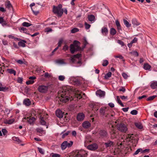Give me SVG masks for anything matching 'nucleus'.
<instances>
[{"mask_svg":"<svg viewBox=\"0 0 157 157\" xmlns=\"http://www.w3.org/2000/svg\"><path fill=\"white\" fill-rule=\"evenodd\" d=\"M72 92H74L75 93V96L77 99H80L82 97V95H85V94L82 93L77 89L74 90L72 87L67 86L63 88L62 91H59V94L61 96L60 100L63 102H66L68 101H71L73 100L72 97L70 96V95Z\"/></svg>","mask_w":157,"mask_h":157,"instance_id":"1","label":"nucleus"},{"mask_svg":"<svg viewBox=\"0 0 157 157\" xmlns=\"http://www.w3.org/2000/svg\"><path fill=\"white\" fill-rule=\"evenodd\" d=\"M80 43L78 41H74L73 43L71 44L70 46V50L71 53L73 54L76 51L78 50L80 47L79 45Z\"/></svg>","mask_w":157,"mask_h":157,"instance_id":"2","label":"nucleus"},{"mask_svg":"<svg viewBox=\"0 0 157 157\" xmlns=\"http://www.w3.org/2000/svg\"><path fill=\"white\" fill-rule=\"evenodd\" d=\"M75 152V155L74 157H86L87 156V153L84 150H81L80 151H76Z\"/></svg>","mask_w":157,"mask_h":157,"instance_id":"3","label":"nucleus"},{"mask_svg":"<svg viewBox=\"0 0 157 157\" xmlns=\"http://www.w3.org/2000/svg\"><path fill=\"white\" fill-rule=\"evenodd\" d=\"M125 138V140L126 142H132V140H135V136L133 134H128L126 136Z\"/></svg>","mask_w":157,"mask_h":157,"instance_id":"4","label":"nucleus"},{"mask_svg":"<svg viewBox=\"0 0 157 157\" xmlns=\"http://www.w3.org/2000/svg\"><path fill=\"white\" fill-rule=\"evenodd\" d=\"M117 127L118 130L121 132H125L127 130V128L124 124H118Z\"/></svg>","mask_w":157,"mask_h":157,"instance_id":"5","label":"nucleus"},{"mask_svg":"<svg viewBox=\"0 0 157 157\" xmlns=\"http://www.w3.org/2000/svg\"><path fill=\"white\" fill-rule=\"evenodd\" d=\"M53 11L54 13L57 14L59 16H61L63 13V10H60L55 6H53Z\"/></svg>","mask_w":157,"mask_h":157,"instance_id":"6","label":"nucleus"},{"mask_svg":"<svg viewBox=\"0 0 157 157\" xmlns=\"http://www.w3.org/2000/svg\"><path fill=\"white\" fill-rule=\"evenodd\" d=\"M100 146H103V145H105V146L106 147H109L113 146L114 144V143L113 142L109 140L106 143L101 142L99 143Z\"/></svg>","mask_w":157,"mask_h":157,"instance_id":"7","label":"nucleus"},{"mask_svg":"<svg viewBox=\"0 0 157 157\" xmlns=\"http://www.w3.org/2000/svg\"><path fill=\"white\" fill-rule=\"evenodd\" d=\"M48 87L44 85L40 86L38 88L39 91L41 93H45L48 90Z\"/></svg>","mask_w":157,"mask_h":157,"instance_id":"8","label":"nucleus"},{"mask_svg":"<svg viewBox=\"0 0 157 157\" xmlns=\"http://www.w3.org/2000/svg\"><path fill=\"white\" fill-rule=\"evenodd\" d=\"M5 6L9 10L11 11L12 10H13V6L9 1L7 0L6 1L5 3Z\"/></svg>","mask_w":157,"mask_h":157,"instance_id":"9","label":"nucleus"},{"mask_svg":"<svg viewBox=\"0 0 157 157\" xmlns=\"http://www.w3.org/2000/svg\"><path fill=\"white\" fill-rule=\"evenodd\" d=\"M101 32L103 36H106L108 33V28L105 26L103 27L101 29Z\"/></svg>","mask_w":157,"mask_h":157,"instance_id":"10","label":"nucleus"},{"mask_svg":"<svg viewBox=\"0 0 157 157\" xmlns=\"http://www.w3.org/2000/svg\"><path fill=\"white\" fill-rule=\"evenodd\" d=\"M85 115L82 113H79L77 116V119L78 121H83L85 117Z\"/></svg>","mask_w":157,"mask_h":157,"instance_id":"11","label":"nucleus"},{"mask_svg":"<svg viewBox=\"0 0 157 157\" xmlns=\"http://www.w3.org/2000/svg\"><path fill=\"white\" fill-rule=\"evenodd\" d=\"M96 94L97 96L100 97H104L105 95V92L104 91L101 90H98L96 92Z\"/></svg>","mask_w":157,"mask_h":157,"instance_id":"12","label":"nucleus"},{"mask_svg":"<svg viewBox=\"0 0 157 157\" xmlns=\"http://www.w3.org/2000/svg\"><path fill=\"white\" fill-rule=\"evenodd\" d=\"M56 116L59 118H62L63 117V113L60 109H57L56 111Z\"/></svg>","mask_w":157,"mask_h":157,"instance_id":"13","label":"nucleus"},{"mask_svg":"<svg viewBox=\"0 0 157 157\" xmlns=\"http://www.w3.org/2000/svg\"><path fill=\"white\" fill-rule=\"evenodd\" d=\"M0 24H1L2 26L3 27H4L6 26H8V22L5 20L4 19V18L2 17H0Z\"/></svg>","mask_w":157,"mask_h":157,"instance_id":"14","label":"nucleus"},{"mask_svg":"<svg viewBox=\"0 0 157 157\" xmlns=\"http://www.w3.org/2000/svg\"><path fill=\"white\" fill-rule=\"evenodd\" d=\"M90 123L87 121H84L82 124V126L84 128H88L90 127Z\"/></svg>","mask_w":157,"mask_h":157,"instance_id":"15","label":"nucleus"},{"mask_svg":"<svg viewBox=\"0 0 157 157\" xmlns=\"http://www.w3.org/2000/svg\"><path fill=\"white\" fill-rule=\"evenodd\" d=\"M21 41L18 42V45L20 47H25V43H26V41L25 40H21Z\"/></svg>","mask_w":157,"mask_h":157,"instance_id":"16","label":"nucleus"},{"mask_svg":"<svg viewBox=\"0 0 157 157\" xmlns=\"http://www.w3.org/2000/svg\"><path fill=\"white\" fill-rule=\"evenodd\" d=\"M99 134L102 137H104L107 136V133L105 130H101L99 132Z\"/></svg>","mask_w":157,"mask_h":157,"instance_id":"17","label":"nucleus"},{"mask_svg":"<svg viewBox=\"0 0 157 157\" xmlns=\"http://www.w3.org/2000/svg\"><path fill=\"white\" fill-rule=\"evenodd\" d=\"M151 66L148 63H144L143 65V68L145 70L151 71Z\"/></svg>","mask_w":157,"mask_h":157,"instance_id":"18","label":"nucleus"},{"mask_svg":"<svg viewBox=\"0 0 157 157\" xmlns=\"http://www.w3.org/2000/svg\"><path fill=\"white\" fill-rule=\"evenodd\" d=\"M150 86L152 89H155L157 88V81H153L151 82Z\"/></svg>","mask_w":157,"mask_h":157,"instance_id":"19","label":"nucleus"},{"mask_svg":"<svg viewBox=\"0 0 157 157\" xmlns=\"http://www.w3.org/2000/svg\"><path fill=\"white\" fill-rule=\"evenodd\" d=\"M23 104L26 106H29L31 105V101L28 98L25 99L23 101Z\"/></svg>","mask_w":157,"mask_h":157,"instance_id":"20","label":"nucleus"},{"mask_svg":"<svg viewBox=\"0 0 157 157\" xmlns=\"http://www.w3.org/2000/svg\"><path fill=\"white\" fill-rule=\"evenodd\" d=\"M106 108L105 107L101 108L100 109V114L103 116H104L105 113Z\"/></svg>","mask_w":157,"mask_h":157,"instance_id":"21","label":"nucleus"},{"mask_svg":"<svg viewBox=\"0 0 157 157\" xmlns=\"http://www.w3.org/2000/svg\"><path fill=\"white\" fill-rule=\"evenodd\" d=\"M132 23L134 26H137L140 25V22H138L137 20L135 19H133L132 20Z\"/></svg>","mask_w":157,"mask_h":157,"instance_id":"22","label":"nucleus"},{"mask_svg":"<svg viewBox=\"0 0 157 157\" xmlns=\"http://www.w3.org/2000/svg\"><path fill=\"white\" fill-rule=\"evenodd\" d=\"M15 121L14 119H11L6 120L5 121L4 123L6 124H10L13 123Z\"/></svg>","mask_w":157,"mask_h":157,"instance_id":"23","label":"nucleus"},{"mask_svg":"<svg viewBox=\"0 0 157 157\" xmlns=\"http://www.w3.org/2000/svg\"><path fill=\"white\" fill-rule=\"evenodd\" d=\"M115 24L117 27V29L118 32L121 30L122 29L119 22L117 20L115 21Z\"/></svg>","mask_w":157,"mask_h":157,"instance_id":"24","label":"nucleus"},{"mask_svg":"<svg viewBox=\"0 0 157 157\" xmlns=\"http://www.w3.org/2000/svg\"><path fill=\"white\" fill-rule=\"evenodd\" d=\"M56 63L59 65H62L63 64H65L66 63L64 62L63 59H59L56 60L55 61Z\"/></svg>","mask_w":157,"mask_h":157,"instance_id":"25","label":"nucleus"},{"mask_svg":"<svg viewBox=\"0 0 157 157\" xmlns=\"http://www.w3.org/2000/svg\"><path fill=\"white\" fill-rule=\"evenodd\" d=\"M117 31L116 29L113 28H112L110 30V33L111 35H114L116 33Z\"/></svg>","mask_w":157,"mask_h":157,"instance_id":"26","label":"nucleus"},{"mask_svg":"<svg viewBox=\"0 0 157 157\" xmlns=\"http://www.w3.org/2000/svg\"><path fill=\"white\" fill-rule=\"evenodd\" d=\"M135 125L137 128L139 129H141L143 128L142 124L140 122L135 123Z\"/></svg>","mask_w":157,"mask_h":157,"instance_id":"27","label":"nucleus"},{"mask_svg":"<svg viewBox=\"0 0 157 157\" xmlns=\"http://www.w3.org/2000/svg\"><path fill=\"white\" fill-rule=\"evenodd\" d=\"M7 71L10 74H13L14 75H16V71L13 69H8Z\"/></svg>","mask_w":157,"mask_h":157,"instance_id":"28","label":"nucleus"},{"mask_svg":"<svg viewBox=\"0 0 157 157\" xmlns=\"http://www.w3.org/2000/svg\"><path fill=\"white\" fill-rule=\"evenodd\" d=\"M95 18V17L93 15H91L88 16V20L90 21H94Z\"/></svg>","mask_w":157,"mask_h":157,"instance_id":"29","label":"nucleus"},{"mask_svg":"<svg viewBox=\"0 0 157 157\" xmlns=\"http://www.w3.org/2000/svg\"><path fill=\"white\" fill-rule=\"evenodd\" d=\"M35 120V118L33 117H31L28 120V122L30 124L33 123Z\"/></svg>","mask_w":157,"mask_h":157,"instance_id":"30","label":"nucleus"},{"mask_svg":"<svg viewBox=\"0 0 157 157\" xmlns=\"http://www.w3.org/2000/svg\"><path fill=\"white\" fill-rule=\"evenodd\" d=\"M124 23V25L128 28L130 27L131 26V24L126 20H123Z\"/></svg>","mask_w":157,"mask_h":157,"instance_id":"31","label":"nucleus"},{"mask_svg":"<svg viewBox=\"0 0 157 157\" xmlns=\"http://www.w3.org/2000/svg\"><path fill=\"white\" fill-rule=\"evenodd\" d=\"M117 102L119 103L122 107H124V105L121 102L119 97L118 96L117 97Z\"/></svg>","mask_w":157,"mask_h":157,"instance_id":"32","label":"nucleus"},{"mask_svg":"<svg viewBox=\"0 0 157 157\" xmlns=\"http://www.w3.org/2000/svg\"><path fill=\"white\" fill-rule=\"evenodd\" d=\"M112 73L110 72H108L105 76L104 78L106 79H107L111 77Z\"/></svg>","mask_w":157,"mask_h":157,"instance_id":"33","label":"nucleus"},{"mask_svg":"<svg viewBox=\"0 0 157 157\" xmlns=\"http://www.w3.org/2000/svg\"><path fill=\"white\" fill-rule=\"evenodd\" d=\"M8 90V88L5 87L0 86V91L6 92Z\"/></svg>","mask_w":157,"mask_h":157,"instance_id":"34","label":"nucleus"},{"mask_svg":"<svg viewBox=\"0 0 157 157\" xmlns=\"http://www.w3.org/2000/svg\"><path fill=\"white\" fill-rule=\"evenodd\" d=\"M32 25V24L26 22H24L22 23V26L26 27H29Z\"/></svg>","mask_w":157,"mask_h":157,"instance_id":"35","label":"nucleus"},{"mask_svg":"<svg viewBox=\"0 0 157 157\" xmlns=\"http://www.w3.org/2000/svg\"><path fill=\"white\" fill-rule=\"evenodd\" d=\"M67 141H64L61 144V147H67Z\"/></svg>","mask_w":157,"mask_h":157,"instance_id":"36","label":"nucleus"},{"mask_svg":"<svg viewBox=\"0 0 157 157\" xmlns=\"http://www.w3.org/2000/svg\"><path fill=\"white\" fill-rule=\"evenodd\" d=\"M36 130L37 132L40 134H42L44 131L42 128H36Z\"/></svg>","mask_w":157,"mask_h":157,"instance_id":"37","label":"nucleus"},{"mask_svg":"<svg viewBox=\"0 0 157 157\" xmlns=\"http://www.w3.org/2000/svg\"><path fill=\"white\" fill-rule=\"evenodd\" d=\"M40 123L42 125H45L46 124V122L44 120V119L43 117H42L41 118L40 120Z\"/></svg>","mask_w":157,"mask_h":157,"instance_id":"38","label":"nucleus"},{"mask_svg":"<svg viewBox=\"0 0 157 157\" xmlns=\"http://www.w3.org/2000/svg\"><path fill=\"white\" fill-rule=\"evenodd\" d=\"M156 97V96L155 95H153L152 96H150L147 99V101L152 100L154 98H155Z\"/></svg>","mask_w":157,"mask_h":157,"instance_id":"39","label":"nucleus"},{"mask_svg":"<svg viewBox=\"0 0 157 157\" xmlns=\"http://www.w3.org/2000/svg\"><path fill=\"white\" fill-rule=\"evenodd\" d=\"M98 145L96 143H94L92 144L89 145L87 147H98Z\"/></svg>","mask_w":157,"mask_h":157,"instance_id":"40","label":"nucleus"},{"mask_svg":"<svg viewBox=\"0 0 157 157\" xmlns=\"http://www.w3.org/2000/svg\"><path fill=\"white\" fill-rule=\"evenodd\" d=\"M108 64V61L107 60H104L102 64V65L103 66H106Z\"/></svg>","mask_w":157,"mask_h":157,"instance_id":"41","label":"nucleus"},{"mask_svg":"<svg viewBox=\"0 0 157 157\" xmlns=\"http://www.w3.org/2000/svg\"><path fill=\"white\" fill-rule=\"evenodd\" d=\"M79 31V29L76 28H73L71 30V33H75Z\"/></svg>","mask_w":157,"mask_h":157,"instance_id":"42","label":"nucleus"},{"mask_svg":"<svg viewBox=\"0 0 157 157\" xmlns=\"http://www.w3.org/2000/svg\"><path fill=\"white\" fill-rule=\"evenodd\" d=\"M34 82H35L34 80H29L27 81L26 83L27 85H29V84H33L34 83Z\"/></svg>","mask_w":157,"mask_h":157,"instance_id":"43","label":"nucleus"},{"mask_svg":"<svg viewBox=\"0 0 157 157\" xmlns=\"http://www.w3.org/2000/svg\"><path fill=\"white\" fill-rule=\"evenodd\" d=\"M138 113L137 111L136 110H133L131 111L130 113L132 115H136Z\"/></svg>","mask_w":157,"mask_h":157,"instance_id":"44","label":"nucleus"},{"mask_svg":"<svg viewBox=\"0 0 157 157\" xmlns=\"http://www.w3.org/2000/svg\"><path fill=\"white\" fill-rule=\"evenodd\" d=\"M63 40L62 38L60 39L58 43V47H59L61 46L62 43H63Z\"/></svg>","mask_w":157,"mask_h":157,"instance_id":"45","label":"nucleus"},{"mask_svg":"<svg viewBox=\"0 0 157 157\" xmlns=\"http://www.w3.org/2000/svg\"><path fill=\"white\" fill-rule=\"evenodd\" d=\"M59 79L61 81H63L65 78V77L63 75H60L59 76Z\"/></svg>","mask_w":157,"mask_h":157,"instance_id":"46","label":"nucleus"},{"mask_svg":"<svg viewBox=\"0 0 157 157\" xmlns=\"http://www.w3.org/2000/svg\"><path fill=\"white\" fill-rule=\"evenodd\" d=\"M119 91H122L123 93H124L126 91V89L124 87L121 86L119 89Z\"/></svg>","mask_w":157,"mask_h":157,"instance_id":"47","label":"nucleus"},{"mask_svg":"<svg viewBox=\"0 0 157 157\" xmlns=\"http://www.w3.org/2000/svg\"><path fill=\"white\" fill-rule=\"evenodd\" d=\"M12 139L13 140L16 141L18 142H20V140L18 138V137H12Z\"/></svg>","mask_w":157,"mask_h":157,"instance_id":"48","label":"nucleus"},{"mask_svg":"<svg viewBox=\"0 0 157 157\" xmlns=\"http://www.w3.org/2000/svg\"><path fill=\"white\" fill-rule=\"evenodd\" d=\"M85 28L86 29H89L90 27V25L88 24L86 22H85Z\"/></svg>","mask_w":157,"mask_h":157,"instance_id":"49","label":"nucleus"},{"mask_svg":"<svg viewBox=\"0 0 157 157\" xmlns=\"http://www.w3.org/2000/svg\"><path fill=\"white\" fill-rule=\"evenodd\" d=\"M70 132V131H68L66 132L63 133L62 136L63 138H64L66 136H67L69 134V133Z\"/></svg>","mask_w":157,"mask_h":157,"instance_id":"50","label":"nucleus"},{"mask_svg":"<svg viewBox=\"0 0 157 157\" xmlns=\"http://www.w3.org/2000/svg\"><path fill=\"white\" fill-rule=\"evenodd\" d=\"M38 148L40 153L42 154H44V151L43 149L41 148Z\"/></svg>","mask_w":157,"mask_h":157,"instance_id":"51","label":"nucleus"},{"mask_svg":"<svg viewBox=\"0 0 157 157\" xmlns=\"http://www.w3.org/2000/svg\"><path fill=\"white\" fill-rule=\"evenodd\" d=\"M2 132L3 134L4 135H6L7 133V131L6 129L3 128L2 130Z\"/></svg>","mask_w":157,"mask_h":157,"instance_id":"52","label":"nucleus"},{"mask_svg":"<svg viewBox=\"0 0 157 157\" xmlns=\"http://www.w3.org/2000/svg\"><path fill=\"white\" fill-rule=\"evenodd\" d=\"M141 152L142 153V149H138L135 152V153H134V155H137L139 153V152Z\"/></svg>","mask_w":157,"mask_h":157,"instance_id":"53","label":"nucleus"},{"mask_svg":"<svg viewBox=\"0 0 157 157\" xmlns=\"http://www.w3.org/2000/svg\"><path fill=\"white\" fill-rule=\"evenodd\" d=\"M20 31L21 32H23L24 33H26L27 32V29L26 28L24 27H21L20 29Z\"/></svg>","mask_w":157,"mask_h":157,"instance_id":"54","label":"nucleus"},{"mask_svg":"<svg viewBox=\"0 0 157 157\" xmlns=\"http://www.w3.org/2000/svg\"><path fill=\"white\" fill-rule=\"evenodd\" d=\"M122 76L125 79H126L127 78L128 76L127 74L124 73H123L122 74Z\"/></svg>","mask_w":157,"mask_h":157,"instance_id":"55","label":"nucleus"},{"mask_svg":"<svg viewBox=\"0 0 157 157\" xmlns=\"http://www.w3.org/2000/svg\"><path fill=\"white\" fill-rule=\"evenodd\" d=\"M138 40V38L136 37H135L133 39L131 42L132 44L135 43L137 42Z\"/></svg>","mask_w":157,"mask_h":157,"instance_id":"56","label":"nucleus"},{"mask_svg":"<svg viewBox=\"0 0 157 157\" xmlns=\"http://www.w3.org/2000/svg\"><path fill=\"white\" fill-rule=\"evenodd\" d=\"M117 43L120 44L122 46H123L124 45V43L121 40H117Z\"/></svg>","mask_w":157,"mask_h":157,"instance_id":"57","label":"nucleus"},{"mask_svg":"<svg viewBox=\"0 0 157 157\" xmlns=\"http://www.w3.org/2000/svg\"><path fill=\"white\" fill-rule=\"evenodd\" d=\"M52 31V29L49 28H47L45 29V32L48 33L51 32Z\"/></svg>","mask_w":157,"mask_h":157,"instance_id":"58","label":"nucleus"},{"mask_svg":"<svg viewBox=\"0 0 157 157\" xmlns=\"http://www.w3.org/2000/svg\"><path fill=\"white\" fill-rule=\"evenodd\" d=\"M17 82L21 83L23 82V78H22L19 77L17 80Z\"/></svg>","mask_w":157,"mask_h":157,"instance_id":"59","label":"nucleus"},{"mask_svg":"<svg viewBox=\"0 0 157 157\" xmlns=\"http://www.w3.org/2000/svg\"><path fill=\"white\" fill-rule=\"evenodd\" d=\"M57 8L60 10H63V9H62V6L61 4H59L57 6H56Z\"/></svg>","mask_w":157,"mask_h":157,"instance_id":"60","label":"nucleus"},{"mask_svg":"<svg viewBox=\"0 0 157 157\" xmlns=\"http://www.w3.org/2000/svg\"><path fill=\"white\" fill-rule=\"evenodd\" d=\"M133 55L136 56H138L139 55L138 53L136 51H134L131 52Z\"/></svg>","mask_w":157,"mask_h":157,"instance_id":"61","label":"nucleus"},{"mask_svg":"<svg viewBox=\"0 0 157 157\" xmlns=\"http://www.w3.org/2000/svg\"><path fill=\"white\" fill-rule=\"evenodd\" d=\"M68 46L66 44L63 46V49L64 51H66L68 49Z\"/></svg>","mask_w":157,"mask_h":157,"instance_id":"62","label":"nucleus"},{"mask_svg":"<svg viewBox=\"0 0 157 157\" xmlns=\"http://www.w3.org/2000/svg\"><path fill=\"white\" fill-rule=\"evenodd\" d=\"M81 55L79 53L77 54L74 56V57L75 58H79L81 57Z\"/></svg>","mask_w":157,"mask_h":157,"instance_id":"63","label":"nucleus"},{"mask_svg":"<svg viewBox=\"0 0 157 157\" xmlns=\"http://www.w3.org/2000/svg\"><path fill=\"white\" fill-rule=\"evenodd\" d=\"M52 157H60V155L58 154H55L52 155Z\"/></svg>","mask_w":157,"mask_h":157,"instance_id":"64","label":"nucleus"}]
</instances>
